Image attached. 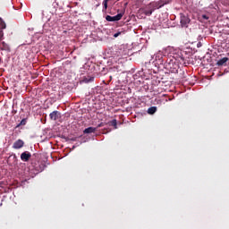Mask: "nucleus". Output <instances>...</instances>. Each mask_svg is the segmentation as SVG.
I'll return each mask as SVG.
<instances>
[{
    "label": "nucleus",
    "instance_id": "10",
    "mask_svg": "<svg viewBox=\"0 0 229 229\" xmlns=\"http://www.w3.org/2000/svg\"><path fill=\"white\" fill-rule=\"evenodd\" d=\"M0 47L2 51H10V46H8L4 41L2 42V46Z\"/></svg>",
    "mask_w": 229,
    "mask_h": 229
},
{
    "label": "nucleus",
    "instance_id": "6",
    "mask_svg": "<svg viewBox=\"0 0 229 229\" xmlns=\"http://www.w3.org/2000/svg\"><path fill=\"white\" fill-rule=\"evenodd\" d=\"M13 149H21V148H24V140H18L14 141L13 144Z\"/></svg>",
    "mask_w": 229,
    "mask_h": 229
},
{
    "label": "nucleus",
    "instance_id": "8",
    "mask_svg": "<svg viewBox=\"0 0 229 229\" xmlns=\"http://www.w3.org/2000/svg\"><path fill=\"white\" fill-rule=\"evenodd\" d=\"M96 131H98V128H96V127H89V128H86L83 131V133H96Z\"/></svg>",
    "mask_w": 229,
    "mask_h": 229
},
{
    "label": "nucleus",
    "instance_id": "21",
    "mask_svg": "<svg viewBox=\"0 0 229 229\" xmlns=\"http://www.w3.org/2000/svg\"><path fill=\"white\" fill-rule=\"evenodd\" d=\"M160 58H162V55L161 54H159V55H156V60H161Z\"/></svg>",
    "mask_w": 229,
    "mask_h": 229
},
{
    "label": "nucleus",
    "instance_id": "20",
    "mask_svg": "<svg viewBox=\"0 0 229 229\" xmlns=\"http://www.w3.org/2000/svg\"><path fill=\"white\" fill-rule=\"evenodd\" d=\"M3 37H4V32L0 30V40H3Z\"/></svg>",
    "mask_w": 229,
    "mask_h": 229
},
{
    "label": "nucleus",
    "instance_id": "23",
    "mask_svg": "<svg viewBox=\"0 0 229 229\" xmlns=\"http://www.w3.org/2000/svg\"><path fill=\"white\" fill-rule=\"evenodd\" d=\"M98 128H101V124H98Z\"/></svg>",
    "mask_w": 229,
    "mask_h": 229
},
{
    "label": "nucleus",
    "instance_id": "19",
    "mask_svg": "<svg viewBox=\"0 0 229 229\" xmlns=\"http://www.w3.org/2000/svg\"><path fill=\"white\" fill-rule=\"evenodd\" d=\"M122 33H124V31H118L116 33L114 34V38H117V37H119Z\"/></svg>",
    "mask_w": 229,
    "mask_h": 229
},
{
    "label": "nucleus",
    "instance_id": "15",
    "mask_svg": "<svg viewBox=\"0 0 229 229\" xmlns=\"http://www.w3.org/2000/svg\"><path fill=\"white\" fill-rule=\"evenodd\" d=\"M0 28L1 30H6V23L3 21V18L2 21H0Z\"/></svg>",
    "mask_w": 229,
    "mask_h": 229
},
{
    "label": "nucleus",
    "instance_id": "11",
    "mask_svg": "<svg viewBox=\"0 0 229 229\" xmlns=\"http://www.w3.org/2000/svg\"><path fill=\"white\" fill-rule=\"evenodd\" d=\"M83 81H84V83H90V82L94 81V77H90V76L85 77Z\"/></svg>",
    "mask_w": 229,
    "mask_h": 229
},
{
    "label": "nucleus",
    "instance_id": "12",
    "mask_svg": "<svg viewBox=\"0 0 229 229\" xmlns=\"http://www.w3.org/2000/svg\"><path fill=\"white\" fill-rule=\"evenodd\" d=\"M156 112H157L156 106H152L148 109V114H149L150 115H153V114H155Z\"/></svg>",
    "mask_w": 229,
    "mask_h": 229
},
{
    "label": "nucleus",
    "instance_id": "1",
    "mask_svg": "<svg viewBox=\"0 0 229 229\" xmlns=\"http://www.w3.org/2000/svg\"><path fill=\"white\" fill-rule=\"evenodd\" d=\"M165 67L166 69H169L171 72H178V64H176V59H174V57H170L166 60Z\"/></svg>",
    "mask_w": 229,
    "mask_h": 229
},
{
    "label": "nucleus",
    "instance_id": "9",
    "mask_svg": "<svg viewBox=\"0 0 229 229\" xmlns=\"http://www.w3.org/2000/svg\"><path fill=\"white\" fill-rule=\"evenodd\" d=\"M227 61H228V57H224L222 59H219L216 63V65L218 66L225 65V64H226Z\"/></svg>",
    "mask_w": 229,
    "mask_h": 229
},
{
    "label": "nucleus",
    "instance_id": "3",
    "mask_svg": "<svg viewBox=\"0 0 229 229\" xmlns=\"http://www.w3.org/2000/svg\"><path fill=\"white\" fill-rule=\"evenodd\" d=\"M122 19H123L122 13L116 14L115 16H110V15L106 16V21H107L108 22H117V21H121Z\"/></svg>",
    "mask_w": 229,
    "mask_h": 229
},
{
    "label": "nucleus",
    "instance_id": "25",
    "mask_svg": "<svg viewBox=\"0 0 229 229\" xmlns=\"http://www.w3.org/2000/svg\"><path fill=\"white\" fill-rule=\"evenodd\" d=\"M110 80H112V77H110Z\"/></svg>",
    "mask_w": 229,
    "mask_h": 229
},
{
    "label": "nucleus",
    "instance_id": "5",
    "mask_svg": "<svg viewBox=\"0 0 229 229\" xmlns=\"http://www.w3.org/2000/svg\"><path fill=\"white\" fill-rule=\"evenodd\" d=\"M30 158L31 153H30L29 151H25L21 154V160H22V162H29Z\"/></svg>",
    "mask_w": 229,
    "mask_h": 229
},
{
    "label": "nucleus",
    "instance_id": "18",
    "mask_svg": "<svg viewBox=\"0 0 229 229\" xmlns=\"http://www.w3.org/2000/svg\"><path fill=\"white\" fill-rule=\"evenodd\" d=\"M104 10H107L108 8V2L106 0L103 1Z\"/></svg>",
    "mask_w": 229,
    "mask_h": 229
},
{
    "label": "nucleus",
    "instance_id": "13",
    "mask_svg": "<svg viewBox=\"0 0 229 229\" xmlns=\"http://www.w3.org/2000/svg\"><path fill=\"white\" fill-rule=\"evenodd\" d=\"M26 123H28V120L26 118H23L21 123L16 125V128H20V126H26Z\"/></svg>",
    "mask_w": 229,
    "mask_h": 229
},
{
    "label": "nucleus",
    "instance_id": "4",
    "mask_svg": "<svg viewBox=\"0 0 229 229\" xmlns=\"http://www.w3.org/2000/svg\"><path fill=\"white\" fill-rule=\"evenodd\" d=\"M191 22V19H189V16H186L184 14H181V24L182 28H186L187 24Z\"/></svg>",
    "mask_w": 229,
    "mask_h": 229
},
{
    "label": "nucleus",
    "instance_id": "17",
    "mask_svg": "<svg viewBox=\"0 0 229 229\" xmlns=\"http://www.w3.org/2000/svg\"><path fill=\"white\" fill-rule=\"evenodd\" d=\"M144 13H145V15L149 16V15H151L153 13V10H145Z\"/></svg>",
    "mask_w": 229,
    "mask_h": 229
},
{
    "label": "nucleus",
    "instance_id": "22",
    "mask_svg": "<svg viewBox=\"0 0 229 229\" xmlns=\"http://www.w3.org/2000/svg\"><path fill=\"white\" fill-rule=\"evenodd\" d=\"M202 18H204L205 21H208V16H207V14L202 15Z\"/></svg>",
    "mask_w": 229,
    "mask_h": 229
},
{
    "label": "nucleus",
    "instance_id": "16",
    "mask_svg": "<svg viewBox=\"0 0 229 229\" xmlns=\"http://www.w3.org/2000/svg\"><path fill=\"white\" fill-rule=\"evenodd\" d=\"M111 126H114L117 130V120L114 119L111 121Z\"/></svg>",
    "mask_w": 229,
    "mask_h": 229
},
{
    "label": "nucleus",
    "instance_id": "2",
    "mask_svg": "<svg viewBox=\"0 0 229 229\" xmlns=\"http://www.w3.org/2000/svg\"><path fill=\"white\" fill-rule=\"evenodd\" d=\"M170 1L172 0H159L157 2H152L150 3V6H152V8L154 9H160L162 8V6H165V4H169Z\"/></svg>",
    "mask_w": 229,
    "mask_h": 229
},
{
    "label": "nucleus",
    "instance_id": "14",
    "mask_svg": "<svg viewBox=\"0 0 229 229\" xmlns=\"http://www.w3.org/2000/svg\"><path fill=\"white\" fill-rule=\"evenodd\" d=\"M182 64L183 65H189V64H191V58L190 57H186V58H182Z\"/></svg>",
    "mask_w": 229,
    "mask_h": 229
},
{
    "label": "nucleus",
    "instance_id": "24",
    "mask_svg": "<svg viewBox=\"0 0 229 229\" xmlns=\"http://www.w3.org/2000/svg\"><path fill=\"white\" fill-rule=\"evenodd\" d=\"M0 21H2V18H0Z\"/></svg>",
    "mask_w": 229,
    "mask_h": 229
},
{
    "label": "nucleus",
    "instance_id": "7",
    "mask_svg": "<svg viewBox=\"0 0 229 229\" xmlns=\"http://www.w3.org/2000/svg\"><path fill=\"white\" fill-rule=\"evenodd\" d=\"M49 117L51 121H58V117H60V112L58 111H54L50 113Z\"/></svg>",
    "mask_w": 229,
    "mask_h": 229
}]
</instances>
